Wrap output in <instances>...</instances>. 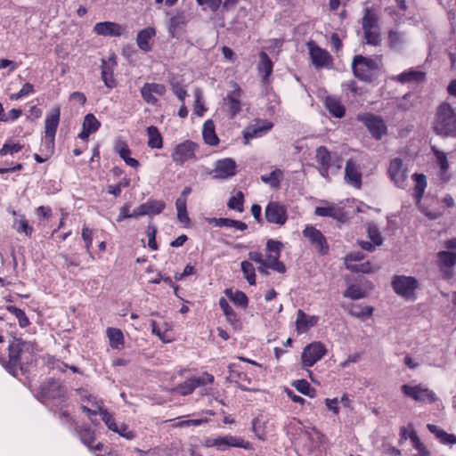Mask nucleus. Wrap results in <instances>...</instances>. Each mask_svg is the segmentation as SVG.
<instances>
[{"label":"nucleus","mask_w":456,"mask_h":456,"mask_svg":"<svg viewBox=\"0 0 456 456\" xmlns=\"http://www.w3.org/2000/svg\"><path fill=\"white\" fill-rule=\"evenodd\" d=\"M432 128L439 135L456 134V111L450 103L444 102L437 106Z\"/></svg>","instance_id":"1"},{"label":"nucleus","mask_w":456,"mask_h":456,"mask_svg":"<svg viewBox=\"0 0 456 456\" xmlns=\"http://www.w3.org/2000/svg\"><path fill=\"white\" fill-rule=\"evenodd\" d=\"M201 444L206 448L214 447L220 452L226 451L230 447L243 448L246 450L252 449V444L248 441L232 435L206 437L202 440Z\"/></svg>","instance_id":"2"},{"label":"nucleus","mask_w":456,"mask_h":456,"mask_svg":"<svg viewBox=\"0 0 456 456\" xmlns=\"http://www.w3.org/2000/svg\"><path fill=\"white\" fill-rule=\"evenodd\" d=\"M445 249L437 253V265L444 279L453 275L452 267L456 265V238L444 243Z\"/></svg>","instance_id":"3"},{"label":"nucleus","mask_w":456,"mask_h":456,"mask_svg":"<svg viewBox=\"0 0 456 456\" xmlns=\"http://www.w3.org/2000/svg\"><path fill=\"white\" fill-rule=\"evenodd\" d=\"M60 107L55 106L47 112L45 119V136L42 140V143L50 153L53 152L55 134L60 123Z\"/></svg>","instance_id":"4"},{"label":"nucleus","mask_w":456,"mask_h":456,"mask_svg":"<svg viewBox=\"0 0 456 456\" xmlns=\"http://www.w3.org/2000/svg\"><path fill=\"white\" fill-rule=\"evenodd\" d=\"M382 66L380 58H367L357 55L354 58L352 68L355 77L362 80H369Z\"/></svg>","instance_id":"5"},{"label":"nucleus","mask_w":456,"mask_h":456,"mask_svg":"<svg viewBox=\"0 0 456 456\" xmlns=\"http://www.w3.org/2000/svg\"><path fill=\"white\" fill-rule=\"evenodd\" d=\"M33 346L22 340L21 338H13L8 346V361H4V364L12 370L22 363V358L26 354H30Z\"/></svg>","instance_id":"6"},{"label":"nucleus","mask_w":456,"mask_h":456,"mask_svg":"<svg viewBox=\"0 0 456 456\" xmlns=\"http://www.w3.org/2000/svg\"><path fill=\"white\" fill-rule=\"evenodd\" d=\"M401 391L406 397L421 403H434L438 400L436 394L422 384H404Z\"/></svg>","instance_id":"7"},{"label":"nucleus","mask_w":456,"mask_h":456,"mask_svg":"<svg viewBox=\"0 0 456 456\" xmlns=\"http://www.w3.org/2000/svg\"><path fill=\"white\" fill-rule=\"evenodd\" d=\"M418 285V281L411 276L398 275L392 281L395 293L405 298H411L413 296Z\"/></svg>","instance_id":"8"},{"label":"nucleus","mask_w":456,"mask_h":456,"mask_svg":"<svg viewBox=\"0 0 456 456\" xmlns=\"http://www.w3.org/2000/svg\"><path fill=\"white\" fill-rule=\"evenodd\" d=\"M197 148L198 145L190 140L177 144L171 153L173 161L175 164L182 166L186 161L194 159Z\"/></svg>","instance_id":"9"},{"label":"nucleus","mask_w":456,"mask_h":456,"mask_svg":"<svg viewBox=\"0 0 456 456\" xmlns=\"http://www.w3.org/2000/svg\"><path fill=\"white\" fill-rule=\"evenodd\" d=\"M281 249V243L280 241L269 240L266 243V250L268 253L265 258V263H266L271 269L283 273L286 271V267L279 261Z\"/></svg>","instance_id":"10"},{"label":"nucleus","mask_w":456,"mask_h":456,"mask_svg":"<svg viewBox=\"0 0 456 456\" xmlns=\"http://www.w3.org/2000/svg\"><path fill=\"white\" fill-rule=\"evenodd\" d=\"M325 346L321 342L307 345L302 353L301 361L304 368L311 367L326 354Z\"/></svg>","instance_id":"11"},{"label":"nucleus","mask_w":456,"mask_h":456,"mask_svg":"<svg viewBox=\"0 0 456 456\" xmlns=\"http://www.w3.org/2000/svg\"><path fill=\"white\" fill-rule=\"evenodd\" d=\"M388 175L394 184L399 188L407 185L408 169L401 159L391 160L388 167Z\"/></svg>","instance_id":"12"},{"label":"nucleus","mask_w":456,"mask_h":456,"mask_svg":"<svg viewBox=\"0 0 456 456\" xmlns=\"http://www.w3.org/2000/svg\"><path fill=\"white\" fill-rule=\"evenodd\" d=\"M236 162L230 158L223 159L216 162L210 175L216 179H227L236 174Z\"/></svg>","instance_id":"13"},{"label":"nucleus","mask_w":456,"mask_h":456,"mask_svg":"<svg viewBox=\"0 0 456 456\" xmlns=\"http://www.w3.org/2000/svg\"><path fill=\"white\" fill-rule=\"evenodd\" d=\"M117 67V56L112 53L107 60H102V74L101 77L103 84L110 89L117 86V81L114 77V70Z\"/></svg>","instance_id":"14"},{"label":"nucleus","mask_w":456,"mask_h":456,"mask_svg":"<svg viewBox=\"0 0 456 456\" xmlns=\"http://www.w3.org/2000/svg\"><path fill=\"white\" fill-rule=\"evenodd\" d=\"M233 89L224 99L225 110L230 118H234L241 110L240 98L242 96V90L237 84L232 85Z\"/></svg>","instance_id":"15"},{"label":"nucleus","mask_w":456,"mask_h":456,"mask_svg":"<svg viewBox=\"0 0 456 456\" xmlns=\"http://www.w3.org/2000/svg\"><path fill=\"white\" fill-rule=\"evenodd\" d=\"M265 217L269 223L284 224L287 221L286 207L276 201L270 202L265 208Z\"/></svg>","instance_id":"16"},{"label":"nucleus","mask_w":456,"mask_h":456,"mask_svg":"<svg viewBox=\"0 0 456 456\" xmlns=\"http://www.w3.org/2000/svg\"><path fill=\"white\" fill-rule=\"evenodd\" d=\"M78 393L82 402L85 403L81 405V409L88 415H97L104 410L102 407V401L97 399L96 396L89 394L86 390H78Z\"/></svg>","instance_id":"17"},{"label":"nucleus","mask_w":456,"mask_h":456,"mask_svg":"<svg viewBox=\"0 0 456 456\" xmlns=\"http://www.w3.org/2000/svg\"><path fill=\"white\" fill-rule=\"evenodd\" d=\"M307 46L312 62L316 68H329L331 66L332 58L326 50L315 45L314 43H308Z\"/></svg>","instance_id":"18"},{"label":"nucleus","mask_w":456,"mask_h":456,"mask_svg":"<svg viewBox=\"0 0 456 456\" xmlns=\"http://www.w3.org/2000/svg\"><path fill=\"white\" fill-rule=\"evenodd\" d=\"M303 235L309 240L311 244L322 255L327 254L329 246L322 233L313 226H306Z\"/></svg>","instance_id":"19"},{"label":"nucleus","mask_w":456,"mask_h":456,"mask_svg":"<svg viewBox=\"0 0 456 456\" xmlns=\"http://www.w3.org/2000/svg\"><path fill=\"white\" fill-rule=\"evenodd\" d=\"M166 91V86L162 84L146 83L141 88V94L148 104L155 105L159 101L158 97L164 95Z\"/></svg>","instance_id":"20"},{"label":"nucleus","mask_w":456,"mask_h":456,"mask_svg":"<svg viewBox=\"0 0 456 456\" xmlns=\"http://www.w3.org/2000/svg\"><path fill=\"white\" fill-rule=\"evenodd\" d=\"M345 180L350 186L356 189H360L362 186L360 165L352 159H348L346 163Z\"/></svg>","instance_id":"21"},{"label":"nucleus","mask_w":456,"mask_h":456,"mask_svg":"<svg viewBox=\"0 0 456 456\" xmlns=\"http://www.w3.org/2000/svg\"><path fill=\"white\" fill-rule=\"evenodd\" d=\"M273 127V124L266 120L256 121L255 124L248 126L244 132L245 143H248L249 140L261 137Z\"/></svg>","instance_id":"22"},{"label":"nucleus","mask_w":456,"mask_h":456,"mask_svg":"<svg viewBox=\"0 0 456 456\" xmlns=\"http://www.w3.org/2000/svg\"><path fill=\"white\" fill-rule=\"evenodd\" d=\"M94 32L104 37H119L125 32V28L118 23L104 21L96 23Z\"/></svg>","instance_id":"23"},{"label":"nucleus","mask_w":456,"mask_h":456,"mask_svg":"<svg viewBox=\"0 0 456 456\" xmlns=\"http://www.w3.org/2000/svg\"><path fill=\"white\" fill-rule=\"evenodd\" d=\"M362 120L374 138L380 139L387 133V126L379 117L366 115Z\"/></svg>","instance_id":"24"},{"label":"nucleus","mask_w":456,"mask_h":456,"mask_svg":"<svg viewBox=\"0 0 456 456\" xmlns=\"http://www.w3.org/2000/svg\"><path fill=\"white\" fill-rule=\"evenodd\" d=\"M315 159H316V161L318 162V164L320 165L319 172H320L321 175L322 177L328 179L329 178V170L331 167L330 153L325 147L321 146V147L317 148V150H316Z\"/></svg>","instance_id":"25"},{"label":"nucleus","mask_w":456,"mask_h":456,"mask_svg":"<svg viewBox=\"0 0 456 456\" xmlns=\"http://www.w3.org/2000/svg\"><path fill=\"white\" fill-rule=\"evenodd\" d=\"M319 321L316 315H308L303 310H298L296 319V330L298 333H305L314 327Z\"/></svg>","instance_id":"26"},{"label":"nucleus","mask_w":456,"mask_h":456,"mask_svg":"<svg viewBox=\"0 0 456 456\" xmlns=\"http://www.w3.org/2000/svg\"><path fill=\"white\" fill-rule=\"evenodd\" d=\"M164 208L163 201L150 200L136 208L133 216H154L161 213Z\"/></svg>","instance_id":"27"},{"label":"nucleus","mask_w":456,"mask_h":456,"mask_svg":"<svg viewBox=\"0 0 456 456\" xmlns=\"http://www.w3.org/2000/svg\"><path fill=\"white\" fill-rule=\"evenodd\" d=\"M156 35V30L152 27H148L137 34L136 43L138 47L147 53L150 52L153 45V37Z\"/></svg>","instance_id":"28"},{"label":"nucleus","mask_w":456,"mask_h":456,"mask_svg":"<svg viewBox=\"0 0 456 456\" xmlns=\"http://www.w3.org/2000/svg\"><path fill=\"white\" fill-rule=\"evenodd\" d=\"M9 212L14 216L12 224L13 229L19 233H24L26 236L30 237L33 232V227L28 224L25 216L18 214L13 209H9Z\"/></svg>","instance_id":"29"},{"label":"nucleus","mask_w":456,"mask_h":456,"mask_svg":"<svg viewBox=\"0 0 456 456\" xmlns=\"http://www.w3.org/2000/svg\"><path fill=\"white\" fill-rule=\"evenodd\" d=\"M65 388L57 381H50L41 387L42 395L46 398H58L65 395Z\"/></svg>","instance_id":"30"},{"label":"nucleus","mask_w":456,"mask_h":456,"mask_svg":"<svg viewBox=\"0 0 456 456\" xmlns=\"http://www.w3.org/2000/svg\"><path fill=\"white\" fill-rule=\"evenodd\" d=\"M100 126V122L93 114H87L83 123V130L79 134L81 139H86L91 134L96 132Z\"/></svg>","instance_id":"31"},{"label":"nucleus","mask_w":456,"mask_h":456,"mask_svg":"<svg viewBox=\"0 0 456 456\" xmlns=\"http://www.w3.org/2000/svg\"><path fill=\"white\" fill-rule=\"evenodd\" d=\"M426 77L425 72L419 69H409L396 76L395 80L400 83H411L423 81Z\"/></svg>","instance_id":"32"},{"label":"nucleus","mask_w":456,"mask_h":456,"mask_svg":"<svg viewBox=\"0 0 456 456\" xmlns=\"http://www.w3.org/2000/svg\"><path fill=\"white\" fill-rule=\"evenodd\" d=\"M230 375L228 379L230 381L236 382L240 384V387L243 390H246V387H244L243 383L246 382L247 384H251V379L248 376V374L243 373L236 369V364L232 363L228 366Z\"/></svg>","instance_id":"33"},{"label":"nucleus","mask_w":456,"mask_h":456,"mask_svg":"<svg viewBox=\"0 0 456 456\" xmlns=\"http://www.w3.org/2000/svg\"><path fill=\"white\" fill-rule=\"evenodd\" d=\"M326 109L335 118H342L345 115V108L340 103L339 100L333 96H327L324 101Z\"/></svg>","instance_id":"34"},{"label":"nucleus","mask_w":456,"mask_h":456,"mask_svg":"<svg viewBox=\"0 0 456 456\" xmlns=\"http://www.w3.org/2000/svg\"><path fill=\"white\" fill-rule=\"evenodd\" d=\"M116 151L119 154V156L124 159V161L132 167H138L139 162L137 159L131 158V151L129 150L127 144L124 142H117L115 146Z\"/></svg>","instance_id":"35"},{"label":"nucleus","mask_w":456,"mask_h":456,"mask_svg":"<svg viewBox=\"0 0 456 456\" xmlns=\"http://www.w3.org/2000/svg\"><path fill=\"white\" fill-rule=\"evenodd\" d=\"M80 440L84 444L89 447L92 450L101 451L103 448V444L102 443H98L94 447H93L92 444L95 440L94 433L88 428H84L77 430Z\"/></svg>","instance_id":"36"},{"label":"nucleus","mask_w":456,"mask_h":456,"mask_svg":"<svg viewBox=\"0 0 456 456\" xmlns=\"http://www.w3.org/2000/svg\"><path fill=\"white\" fill-rule=\"evenodd\" d=\"M187 23V19L183 13H177L169 20L168 30L172 37H177L178 33Z\"/></svg>","instance_id":"37"},{"label":"nucleus","mask_w":456,"mask_h":456,"mask_svg":"<svg viewBox=\"0 0 456 456\" xmlns=\"http://www.w3.org/2000/svg\"><path fill=\"white\" fill-rule=\"evenodd\" d=\"M428 428L432 434H434L436 436V438L439 439V441L442 444H456V436H454L452 434H448L444 430L440 428L439 427L433 425V424H428Z\"/></svg>","instance_id":"38"},{"label":"nucleus","mask_w":456,"mask_h":456,"mask_svg":"<svg viewBox=\"0 0 456 456\" xmlns=\"http://www.w3.org/2000/svg\"><path fill=\"white\" fill-rule=\"evenodd\" d=\"M203 138L206 143L209 145H216L219 142V139L215 132V125L212 120H207L203 125L202 129Z\"/></svg>","instance_id":"39"},{"label":"nucleus","mask_w":456,"mask_h":456,"mask_svg":"<svg viewBox=\"0 0 456 456\" xmlns=\"http://www.w3.org/2000/svg\"><path fill=\"white\" fill-rule=\"evenodd\" d=\"M107 337L110 341V346L114 349H121L124 346V335L119 329L108 328Z\"/></svg>","instance_id":"40"},{"label":"nucleus","mask_w":456,"mask_h":456,"mask_svg":"<svg viewBox=\"0 0 456 456\" xmlns=\"http://www.w3.org/2000/svg\"><path fill=\"white\" fill-rule=\"evenodd\" d=\"M432 151L436 157V162L440 167L441 176L444 180H448L449 176L446 175L449 169V163L446 153L432 147Z\"/></svg>","instance_id":"41"},{"label":"nucleus","mask_w":456,"mask_h":456,"mask_svg":"<svg viewBox=\"0 0 456 456\" xmlns=\"http://www.w3.org/2000/svg\"><path fill=\"white\" fill-rule=\"evenodd\" d=\"M388 45L394 50H400L406 43V37L396 30H390L388 33Z\"/></svg>","instance_id":"42"},{"label":"nucleus","mask_w":456,"mask_h":456,"mask_svg":"<svg viewBox=\"0 0 456 456\" xmlns=\"http://www.w3.org/2000/svg\"><path fill=\"white\" fill-rule=\"evenodd\" d=\"M148 146L152 149H160L163 145L162 136L156 126L147 128Z\"/></svg>","instance_id":"43"},{"label":"nucleus","mask_w":456,"mask_h":456,"mask_svg":"<svg viewBox=\"0 0 456 456\" xmlns=\"http://www.w3.org/2000/svg\"><path fill=\"white\" fill-rule=\"evenodd\" d=\"M283 177V172L276 168L275 170L272 171L269 175H265L261 176V180L265 183L269 184L273 188H279L281 185V182Z\"/></svg>","instance_id":"44"},{"label":"nucleus","mask_w":456,"mask_h":456,"mask_svg":"<svg viewBox=\"0 0 456 456\" xmlns=\"http://www.w3.org/2000/svg\"><path fill=\"white\" fill-rule=\"evenodd\" d=\"M219 306L223 310V312L226 317V321L229 323H231L232 326L236 327L239 322L238 319H237V314H235L233 309L230 306L229 303L227 302V300L225 298L221 297L219 299Z\"/></svg>","instance_id":"45"},{"label":"nucleus","mask_w":456,"mask_h":456,"mask_svg":"<svg viewBox=\"0 0 456 456\" xmlns=\"http://www.w3.org/2000/svg\"><path fill=\"white\" fill-rule=\"evenodd\" d=\"M373 308L369 305H352L349 314L356 318L366 319L371 316Z\"/></svg>","instance_id":"46"},{"label":"nucleus","mask_w":456,"mask_h":456,"mask_svg":"<svg viewBox=\"0 0 456 456\" xmlns=\"http://www.w3.org/2000/svg\"><path fill=\"white\" fill-rule=\"evenodd\" d=\"M224 293L235 305L242 307L247 306L248 297L242 291H233L232 289H226Z\"/></svg>","instance_id":"47"},{"label":"nucleus","mask_w":456,"mask_h":456,"mask_svg":"<svg viewBox=\"0 0 456 456\" xmlns=\"http://www.w3.org/2000/svg\"><path fill=\"white\" fill-rule=\"evenodd\" d=\"M258 69L259 72L263 75L264 80H265L273 71V63L268 55L264 52L260 53V63Z\"/></svg>","instance_id":"48"},{"label":"nucleus","mask_w":456,"mask_h":456,"mask_svg":"<svg viewBox=\"0 0 456 456\" xmlns=\"http://www.w3.org/2000/svg\"><path fill=\"white\" fill-rule=\"evenodd\" d=\"M410 439L417 451L415 456H433L415 432L411 433Z\"/></svg>","instance_id":"49"},{"label":"nucleus","mask_w":456,"mask_h":456,"mask_svg":"<svg viewBox=\"0 0 456 456\" xmlns=\"http://www.w3.org/2000/svg\"><path fill=\"white\" fill-rule=\"evenodd\" d=\"M376 28H379L378 19L375 13L367 9L364 16L362 17V29L363 31H366Z\"/></svg>","instance_id":"50"},{"label":"nucleus","mask_w":456,"mask_h":456,"mask_svg":"<svg viewBox=\"0 0 456 456\" xmlns=\"http://www.w3.org/2000/svg\"><path fill=\"white\" fill-rule=\"evenodd\" d=\"M241 270L245 279L250 285L256 284V273L254 265L248 261L241 262Z\"/></svg>","instance_id":"51"},{"label":"nucleus","mask_w":456,"mask_h":456,"mask_svg":"<svg viewBox=\"0 0 456 456\" xmlns=\"http://www.w3.org/2000/svg\"><path fill=\"white\" fill-rule=\"evenodd\" d=\"M196 388V385L194 383L193 379H188L184 382L179 384L176 387L173 389L174 392L181 395H187L193 392Z\"/></svg>","instance_id":"52"},{"label":"nucleus","mask_w":456,"mask_h":456,"mask_svg":"<svg viewBox=\"0 0 456 456\" xmlns=\"http://www.w3.org/2000/svg\"><path fill=\"white\" fill-rule=\"evenodd\" d=\"M186 203L183 199H177L175 201V207L177 211V218L179 222L183 224H189L190 218L187 214Z\"/></svg>","instance_id":"53"},{"label":"nucleus","mask_w":456,"mask_h":456,"mask_svg":"<svg viewBox=\"0 0 456 456\" xmlns=\"http://www.w3.org/2000/svg\"><path fill=\"white\" fill-rule=\"evenodd\" d=\"M243 201L244 196L241 191H237L234 195H232L228 200V208L231 209H234L238 212L243 211Z\"/></svg>","instance_id":"54"},{"label":"nucleus","mask_w":456,"mask_h":456,"mask_svg":"<svg viewBox=\"0 0 456 456\" xmlns=\"http://www.w3.org/2000/svg\"><path fill=\"white\" fill-rule=\"evenodd\" d=\"M364 32V38L368 45H379L381 42L379 28H376L370 30H366Z\"/></svg>","instance_id":"55"},{"label":"nucleus","mask_w":456,"mask_h":456,"mask_svg":"<svg viewBox=\"0 0 456 456\" xmlns=\"http://www.w3.org/2000/svg\"><path fill=\"white\" fill-rule=\"evenodd\" d=\"M368 237L376 246H380L383 242L379 230L374 224H369L367 227Z\"/></svg>","instance_id":"56"},{"label":"nucleus","mask_w":456,"mask_h":456,"mask_svg":"<svg viewBox=\"0 0 456 456\" xmlns=\"http://www.w3.org/2000/svg\"><path fill=\"white\" fill-rule=\"evenodd\" d=\"M22 149V145L18 142H6L2 149L0 150V156H4L7 154H14L19 152Z\"/></svg>","instance_id":"57"},{"label":"nucleus","mask_w":456,"mask_h":456,"mask_svg":"<svg viewBox=\"0 0 456 456\" xmlns=\"http://www.w3.org/2000/svg\"><path fill=\"white\" fill-rule=\"evenodd\" d=\"M293 386L298 392L309 396H314V390L310 387V384L306 380H296L294 381Z\"/></svg>","instance_id":"58"},{"label":"nucleus","mask_w":456,"mask_h":456,"mask_svg":"<svg viewBox=\"0 0 456 456\" xmlns=\"http://www.w3.org/2000/svg\"><path fill=\"white\" fill-rule=\"evenodd\" d=\"M413 179L415 181V194L418 198H421L427 185L426 177L423 175L415 174Z\"/></svg>","instance_id":"59"},{"label":"nucleus","mask_w":456,"mask_h":456,"mask_svg":"<svg viewBox=\"0 0 456 456\" xmlns=\"http://www.w3.org/2000/svg\"><path fill=\"white\" fill-rule=\"evenodd\" d=\"M9 311L16 317L20 327L24 328L29 324L28 318L21 309L15 306H10Z\"/></svg>","instance_id":"60"},{"label":"nucleus","mask_w":456,"mask_h":456,"mask_svg":"<svg viewBox=\"0 0 456 456\" xmlns=\"http://www.w3.org/2000/svg\"><path fill=\"white\" fill-rule=\"evenodd\" d=\"M344 297L351 299H360L365 297L362 289L355 285L349 286L344 293Z\"/></svg>","instance_id":"61"},{"label":"nucleus","mask_w":456,"mask_h":456,"mask_svg":"<svg viewBox=\"0 0 456 456\" xmlns=\"http://www.w3.org/2000/svg\"><path fill=\"white\" fill-rule=\"evenodd\" d=\"M207 422V419H179V420H175V423L173 424V427L175 428H188V427H191V426H194V427H197V426H200L202 425L203 423H206Z\"/></svg>","instance_id":"62"},{"label":"nucleus","mask_w":456,"mask_h":456,"mask_svg":"<svg viewBox=\"0 0 456 456\" xmlns=\"http://www.w3.org/2000/svg\"><path fill=\"white\" fill-rule=\"evenodd\" d=\"M156 233H157V228L156 226L154 225H149L147 227V230H146V234H147V237H148V246L152 249V250H157L158 249V244L156 242Z\"/></svg>","instance_id":"63"},{"label":"nucleus","mask_w":456,"mask_h":456,"mask_svg":"<svg viewBox=\"0 0 456 456\" xmlns=\"http://www.w3.org/2000/svg\"><path fill=\"white\" fill-rule=\"evenodd\" d=\"M315 215L319 216L337 217V208L335 206L317 207L315 208Z\"/></svg>","instance_id":"64"}]
</instances>
